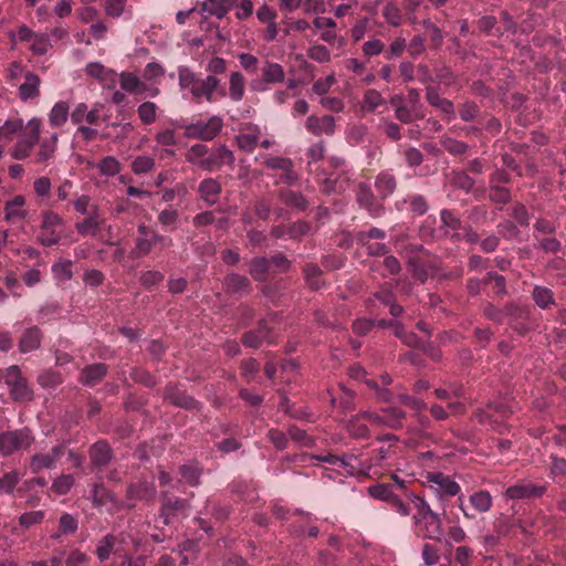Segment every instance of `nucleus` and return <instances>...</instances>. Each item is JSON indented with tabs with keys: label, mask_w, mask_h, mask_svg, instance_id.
Returning a JSON list of instances; mask_svg holds the SVG:
<instances>
[{
	"label": "nucleus",
	"mask_w": 566,
	"mask_h": 566,
	"mask_svg": "<svg viewBox=\"0 0 566 566\" xmlns=\"http://www.w3.org/2000/svg\"><path fill=\"white\" fill-rule=\"evenodd\" d=\"M512 410L504 403H490L486 409L475 411V418L481 424L494 427L499 422V417L503 418Z\"/></svg>",
	"instance_id": "11"
},
{
	"label": "nucleus",
	"mask_w": 566,
	"mask_h": 566,
	"mask_svg": "<svg viewBox=\"0 0 566 566\" xmlns=\"http://www.w3.org/2000/svg\"><path fill=\"white\" fill-rule=\"evenodd\" d=\"M91 459L96 465H104L111 459V449L104 442H97L91 448Z\"/></svg>",
	"instance_id": "37"
},
{
	"label": "nucleus",
	"mask_w": 566,
	"mask_h": 566,
	"mask_svg": "<svg viewBox=\"0 0 566 566\" xmlns=\"http://www.w3.org/2000/svg\"><path fill=\"white\" fill-rule=\"evenodd\" d=\"M106 374L104 364H95L85 368L82 373V381L85 385H94Z\"/></svg>",
	"instance_id": "39"
},
{
	"label": "nucleus",
	"mask_w": 566,
	"mask_h": 566,
	"mask_svg": "<svg viewBox=\"0 0 566 566\" xmlns=\"http://www.w3.org/2000/svg\"><path fill=\"white\" fill-rule=\"evenodd\" d=\"M426 484L439 496H454L460 492V485L442 472H428Z\"/></svg>",
	"instance_id": "5"
},
{
	"label": "nucleus",
	"mask_w": 566,
	"mask_h": 566,
	"mask_svg": "<svg viewBox=\"0 0 566 566\" xmlns=\"http://www.w3.org/2000/svg\"><path fill=\"white\" fill-rule=\"evenodd\" d=\"M222 128V119L218 116H212L208 120L199 119L185 127V134L190 138H198L203 140L212 139Z\"/></svg>",
	"instance_id": "3"
},
{
	"label": "nucleus",
	"mask_w": 566,
	"mask_h": 566,
	"mask_svg": "<svg viewBox=\"0 0 566 566\" xmlns=\"http://www.w3.org/2000/svg\"><path fill=\"white\" fill-rule=\"evenodd\" d=\"M158 239H161L160 234H151V237H138L134 249L135 256L139 258L148 254Z\"/></svg>",
	"instance_id": "42"
},
{
	"label": "nucleus",
	"mask_w": 566,
	"mask_h": 566,
	"mask_svg": "<svg viewBox=\"0 0 566 566\" xmlns=\"http://www.w3.org/2000/svg\"><path fill=\"white\" fill-rule=\"evenodd\" d=\"M245 81L242 74L234 72L230 76L229 96L240 101L244 95Z\"/></svg>",
	"instance_id": "38"
},
{
	"label": "nucleus",
	"mask_w": 566,
	"mask_h": 566,
	"mask_svg": "<svg viewBox=\"0 0 566 566\" xmlns=\"http://www.w3.org/2000/svg\"><path fill=\"white\" fill-rule=\"evenodd\" d=\"M157 106L153 102H144L139 105L137 113L144 124H151L156 119Z\"/></svg>",
	"instance_id": "50"
},
{
	"label": "nucleus",
	"mask_w": 566,
	"mask_h": 566,
	"mask_svg": "<svg viewBox=\"0 0 566 566\" xmlns=\"http://www.w3.org/2000/svg\"><path fill=\"white\" fill-rule=\"evenodd\" d=\"M289 437L302 447H312L314 444V440L306 433L305 430L300 429L295 426H291L287 429Z\"/></svg>",
	"instance_id": "51"
},
{
	"label": "nucleus",
	"mask_w": 566,
	"mask_h": 566,
	"mask_svg": "<svg viewBox=\"0 0 566 566\" xmlns=\"http://www.w3.org/2000/svg\"><path fill=\"white\" fill-rule=\"evenodd\" d=\"M41 133V120L31 118L27 125L23 135L20 136L18 143L11 148L10 155L17 160L25 159L30 156L34 145L39 142Z\"/></svg>",
	"instance_id": "1"
},
{
	"label": "nucleus",
	"mask_w": 566,
	"mask_h": 566,
	"mask_svg": "<svg viewBox=\"0 0 566 566\" xmlns=\"http://www.w3.org/2000/svg\"><path fill=\"white\" fill-rule=\"evenodd\" d=\"M546 491L544 485L532 483L515 484L506 489L505 495L511 500H524L531 497H541Z\"/></svg>",
	"instance_id": "10"
},
{
	"label": "nucleus",
	"mask_w": 566,
	"mask_h": 566,
	"mask_svg": "<svg viewBox=\"0 0 566 566\" xmlns=\"http://www.w3.org/2000/svg\"><path fill=\"white\" fill-rule=\"evenodd\" d=\"M395 117L403 124H410L413 120L421 119L423 114L406 105L405 107H400L395 112Z\"/></svg>",
	"instance_id": "52"
},
{
	"label": "nucleus",
	"mask_w": 566,
	"mask_h": 566,
	"mask_svg": "<svg viewBox=\"0 0 566 566\" xmlns=\"http://www.w3.org/2000/svg\"><path fill=\"white\" fill-rule=\"evenodd\" d=\"M365 418L359 417V412L353 416L346 423V429L353 438L356 439H366L369 437L370 432L366 423H364Z\"/></svg>",
	"instance_id": "31"
},
{
	"label": "nucleus",
	"mask_w": 566,
	"mask_h": 566,
	"mask_svg": "<svg viewBox=\"0 0 566 566\" xmlns=\"http://www.w3.org/2000/svg\"><path fill=\"white\" fill-rule=\"evenodd\" d=\"M23 123L21 119H9L0 127V143L7 142L12 135L21 130Z\"/></svg>",
	"instance_id": "48"
},
{
	"label": "nucleus",
	"mask_w": 566,
	"mask_h": 566,
	"mask_svg": "<svg viewBox=\"0 0 566 566\" xmlns=\"http://www.w3.org/2000/svg\"><path fill=\"white\" fill-rule=\"evenodd\" d=\"M197 83L198 80L190 70L186 67L179 69V85L181 90H189L193 95V86L197 85Z\"/></svg>",
	"instance_id": "56"
},
{
	"label": "nucleus",
	"mask_w": 566,
	"mask_h": 566,
	"mask_svg": "<svg viewBox=\"0 0 566 566\" xmlns=\"http://www.w3.org/2000/svg\"><path fill=\"white\" fill-rule=\"evenodd\" d=\"M423 537L440 542L443 537L442 522L439 514L434 513L428 520L423 521L421 525Z\"/></svg>",
	"instance_id": "20"
},
{
	"label": "nucleus",
	"mask_w": 566,
	"mask_h": 566,
	"mask_svg": "<svg viewBox=\"0 0 566 566\" xmlns=\"http://www.w3.org/2000/svg\"><path fill=\"white\" fill-rule=\"evenodd\" d=\"M65 454L63 446H55L48 453L34 454L30 462L32 472L38 473L44 469H52L56 465L59 460Z\"/></svg>",
	"instance_id": "6"
},
{
	"label": "nucleus",
	"mask_w": 566,
	"mask_h": 566,
	"mask_svg": "<svg viewBox=\"0 0 566 566\" xmlns=\"http://www.w3.org/2000/svg\"><path fill=\"white\" fill-rule=\"evenodd\" d=\"M441 222L444 228L457 231L461 229V220L452 210L443 209L440 213Z\"/></svg>",
	"instance_id": "54"
},
{
	"label": "nucleus",
	"mask_w": 566,
	"mask_h": 566,
	"mask_svg": "<svg viewBox=\"0 0 566 566\" xmlns=\"http://www.w3.org/2000/svg\"><path fill=\"white\" fill-rule=\"evenodd\" d=\"M127 0H106L105 13L111 18H119L125 12Z\"/></svg>",
	"instance_id": "55"
},
{
	"label": "nucleus",
	"mask_w": 566,
	"mask_h": 566,
	"mask_svg": "<svg viewBox=\"0 0 566 566\" xmlns=\"http://www.w3.org/2000/svg\"><path fill=\"white\" fill-rule=\"evenodd\" d=\"M99 171L105 176H114L119 172L120 170V164L118 160L114 157H105L99 164H98Z\"/></svg>",
	"instance_id": "57"
},
{
	"label": "nucleus",
	"mask_w": 566,
	"mask_h": 566,
	"mask_svg": "<svg viewBox=\"0 0 566 566\" xmlns=\"http://www.w3.org/2000/svg\"><path fill=\"white\" fill-rule=\"evenodd\" d=\"M180 474H181L182 480L186 483H188L190 485H196L199 480L200 470L196 465H192V464L182 465L180 468Z\"/></svg>",
	"instance_id": "63"
},
{
	"label": "nucleus",
	"mask_w": 566,
	"mask_h": 566,
	"mask_svg": "<svg viewBox=\"0 0 566 566\" xmlns=\"http://www.w3.org/2000/svg\"><path fill=\"white\" fill-rule=\"evenodd\" d=\"M4 380L14 399H24L29 396L27 381L17 366H11L6 370Z\"/></svg>",
	"instance_id": "9"
},
{
	"label": "nucleus",
	"mask_w": 566,
	"mask_h": 566,
	"mask_svg": "<svg viewBox=\"0 0 566 566\" xmlns=\"http://www.w3.org/2000/svg\"><path fill=\"white\" fill-rule=\"evenodd\" d=\"M473 510L479 513L488 512L492 506V496L488 491H478L469 499Z\"/></svg>",
	"instance_id": "36"
},
{
	"label": "nucleus",
	"mask_w": 566,
	"mask_h": 566,
	"mask_svg": "<svg viewBox=\"0 0 566 566\" xmlns=\"http://www.w3.org/2000/svg\"><path fill=\"white\" fill-rule=\"evenodd\" d=\"M104 220L101 212L93 210V214L86 216V218L75 224L77 232L83 237H95L99 231Z\"/></svg>",
	"instance_id": "19"
},
{
	"label": "nucleus",
	"mask_w": 566,
	"mask_h": 566,
	"mask_svg": "<svg viewBox=\"0 0 566 566\" xmlns=\"http://www.w3.org/2000/svg\"><path fill=\"white\" fill-rule=\"evenodd\" d=\"M198 192L201 200L207 205L212 206L219 199L221 185L217 179L206 178L199 184Z\"/></svg>",
	"instance_id": "18"
},
{
	"label": "nucleus",
	"mask_w": 566,
	"mask_h": 566,
	"mask_svg": "<svg viewBox=\"0 0 566 566\" xmlns=\"http://www.w3.org/2000/svg\"><path fill=\"white\" fill-rule=\"evenodd\" d=\"M57 144V134L53 133L49 137H44L40 143V148L36 154L35 161L44 163L50 160L53 157V154L56 149Z\"/></svg>",
	"instance_id": "28"
},
{
	"label": "nucleus",
	"mask_w": 566,
	"mask_h": 566,
	"mask_svg": "<svg viewBox=\"0 0 566 566\" xmlns=\"http://www.w3.org/2000/svg\"><path fill=\"white\" fill-rule=\"evenodd\" d=\"M250 273L254 274L255 277L262 279L264 273H272L270 259L258 258L254 259L252 266L250 268Z\"/></svg>",
	"instance_id": "62"
},
{
	"label": "nucleus",
	"mask_w": 566,
	"mask_h": 566,
	"mask_svg": "<svg viewBox=\"0 0 566 566\" xmlns=\"http://www.w3.org/2000/svg\"><path fill=\"white\" fill-rule=\"evenodd\" d=\"M30 42H31L30 49L35 54H40V55L46 53L51 46L50 40L45 34H34V36L32 38V40Z\"/></svg>",
	"instance_id": "58"
},
{
	"label": "nucleus",
	"mask_w": 566,
	"mask_h": 566,
	"mask_svg": "<svg viewBox=\"0 0 566 566\" xmlns=\"http://www.w3.org/2000/svg\"><path fill=\"white\" fill-rule=\"evenodd\" d=\"M187 160L193 165L199 166L205 170L211 171L209 160V149L201 144L193 145L187 153Z\"/></svg>",
	"instance_id": "21"
},
{
	"label": "nucleus",
	"mask_w": 566,
	"mask_h": 566,
	"mask_svg": "<svg viewBox=\"0 0 566 566\" xmlns=\"http://www.w3.org/2000/svg\"><path fill=\"white\" fill-rule=\"evenodd\" d=\"M489 198L491 201H493L495 203L504 205V203L509 202L511 195H510L509 189H506L504 187L491 185Z\"/></svg>",
	"instance_id": "61"
},
{
	"label": "nucleus",
	"mask_w": 566,
	"mask_h": 566,
	"mask_svg": "<svg viewBox=\"0 0 566 566\" xmlns=\"http://www.w3.org/2000/svg\"><path fill=\"white\" fill-rule=\"evenodd\" d=\"M155 161L149 156H139L137 157L133 164L132 169L135 174H145L153 169Z\"/></svg>",
	"instance_id": "60"
},
{
	"label": "nucleus",
	"mask_w": 566,
	"mask_h": 566,
	"mask_svg": "<svg viewBox=\"0 0 566 566\" xmlns=\"http://www.w3.org/2000/svg\"><path fill=\"white\" fill-rule=\"evenodd\" d=\"M77 530V521L71 514H63L60 517V528L52 534V538H59L64 534L74 533Z\"/></svg>",
	"instance_id": "47"
},
{
	"label": "nucleus",
	"mask_w": 566,
	"mask_h": 566,
	"mask_svg": "<svg viewBox=\"0 0 566 566\" xmlns=\"http://www.w3.org/2000/svg\"><path fill=\"white\" fill-rule=\"evenodd\" d=\"M382 17L392 27H399L402 22V13L394 2H387L382 8Z\"/></svg>",
	"instance_id": "40"
},
{
	"label": "nucleus",
	"mask_w": 566,
	"mask_h": 566,
	"mask_svg": "<svg viewBox=\"0 0 566 566\" xmlns=\"http://www.w3.org/2000/svg\"><path fill=\"white\" fill-rule=\"evenodd\" d=\"M70 116V107L66 102H57L49 113V122L53 127L64 125Z\"/></svg>",
	"instance_id": "29"
},
{
	"label": "nucleus",
	"mask_w": 566,
	"mask_h": 566,
	"mask_svg": "<svg viewBox=\"0 0 566 566\" xmlns=\"http://www.w3.org/2000/svg\"><path fill=\"white\" fill-rule=\"evenodd\" d=\"M32 441L33 437L27 429L2 432L0 433V452L6 455L11 454L30 447Z\"/></svg>",
	"instance_id": "4"
},
{
	"label": "nucleus",
	"mask_w": 566,
	"mask_h": 566,
	"mask_svg": "<svg viewBox=\"0 0 566 566\" xmlns=\"http://www.w3.org/2000/svg\"><path fill=\"white\" fill-rule=\"evenodd\" d=\"M426 99L431 106L446 114L449 119H453L455 117L453 103L448 98L441 97L439 95L438 88L433 86H427Z\"/></svg>",
	"instance_id": "16"
},
{
	"label": "nucleus",
	"mask_w": 566,
	"mask_h": 566,
	"mask_svg": "<svg viewBox=\"0 0 566 566\" xmlns=\"http://www.w3.org/2000/svg\"><path fill=\"white\" fill-rule=\"evenodd\" d=\"M223 91L220 87V82L216 76H207L205 80H198L197 85L193 86V97L197 99L206 98L211 102L217 96H223Z\"/></svg>",
	"instance_id": "8"
},
{
	"label": "nucleus",
	"mask_w": 566,
	"mask_h": 566,
	"mask_svg": "<svg viewBox=\"0 0 566 566\" xmlns=\"http://www.w3.org/2000/svg\"><path fill=\"white\" fill-rule=\"evenodd\" d=\"M263 81L253 80L252 88L262 91L265 88L264 83H277L284 78V71L277 63L265 62L261 70Z\"/></svg>",
	"instance_id": "15"
},
{
	"label": "nucleus",
	"mask_w": 566,
	"mask_h": 566,
	"mask_svg": "<svg viewBox=\"0 0 566 566\" xmlns=\"http://www.w3.org/2000/svg\"><path fill=\"white\" fill-rule=\"evenodd\" d=\"M40 78L33 73H27L24 82L20 85V96L27 101L34 98L39 94Z\"/></svg>",
	"instance_id": "34"
},
{
	"label": "nucleus",
	"mask_w": 566,
	"mask_h": 566,
	"mask_svg": "<svg viewBox=\"0 0 566 566\" xmlns=\"http://www.w3.org/2000/svg\"><path fill=\"white\" fill-rule=\"evenodd\" d=\"M211 170L218 169L224 165H231L233 163V155L224 146L218 147L212 153H209V160Z\"/></svg>",
	"instance_id": "35"
},
{
	"label": "nucleus",
	"mask_w": 566,
	"mask_h": 566,
	"mask_svg": "<svg viewBox=\"0 0 566 566\" xmlns=\"http://www.w3.org/2000/svg\"><path fill=\"white\" fill-rule=\"evenodd\" d=\"M41 345V333L36 327L28 328L19 343L21 353H30L38 349Z\"/></svg>",
	"instance_id": "26"
},
{
	"label": "nucleus",
	"mask_w": 566,
	"mask_h": 566,
	"mask_svg": "<svg viewBox=\"0 0 566 566\" xmlns=\"http://www.w3.org/2000/svg\"><path fill=\"white\" fill-rule=\"evenodd\" d=\"M368 494L380 501L390 502L396 495L392 493L391 488L386 484H376L368 488Z\"/></svg>",
	"instance_id": "49"
},
{
	"label": "nucleus",
	"mask_w": 566,
	"mask_h": 566,
	"mask_svg": "<svg viewBox=\"0 0 566 566\" xmlns=\"http://www.w3.org/2000/svg\"><path fill=\"white\" fill-rule=\"evenodd\" d=\"M375 189L380 199L390 197L397 188V179L389 170H384L376 176Z\"/></svg>",
	"instance_id": "17"
},
{
	"label": "nucleus",
	"mask_w": 566,
	"mask_h": 566,
	"mask_svg": "<svg viewBox=\"0 0 566 566\" xmlns=\"http://www.w3.org/2000/svg\"><path fill=\"white\" fill-rule=\"evenodd\" d=\"M442 147L452 155H463L468 150V145L463 142L446 137L441 139Z\"/></svg>",
	"instance_id": "53"
},
{
	"label": "nucleus",
	"mask_w": 566,
	"mask_h": 566,
	"mask_svg": "<svg viewBox=\"0 0 566 566\" xmlns=\"http://www.w3.org/2000/svg\"><path fill=\"white\" fill-rule=\"evenodd\" d=\"M72 203L76 212H80L85 216L93 214V210H95L96 212H101L99 208L96 205L91 203V199L86 195L77 197L72 201Z\"/></svg>",
	"instance_id": "46"
},
{
	"label": "nucleus",
	"mask_w": 566,
	"mask_h": 566,
	"mask_svg": "<svg viewBox=\"0 0 566 566\" xmlns=\"http://www.w3.org/2000/svg\"><path fill=\"white\" fill-rule=\"evenodd\" d=\"M386 104L381 93L375 88L367 90L360 102V108L365 113H374L378 107Z\"/></svg>",
	"instance_id": "24"
},
{
	"label": "nucleus",
	"mask_w": 566,
	"mask_h": 566,
	"mask_svg": "<svg viewBox=\"0 0 566 566\" xmlns=\"http://www.w3.org/2000/svg\"><path fill=\"white\" fill-rule=\"evenodd\" d=\"M479 112L480 109L474 102L467 101L461 105L459 113L462 120L469 122L474 119L478 116Z\"/></svg>",
	"instance_id": "64"
},
{
	"label": "nucleus",
	"mask_w": 566,
	"mask_h": 566,
	"mask_svg": "<svg viewBox=\"0 0 566 566\" xmlns=\"http://www.w3.org/2000/svg\"><path fill=\"white\" fill-rule=\"evenodd\" d=\"M506 321L520 334L526 332L525 322L530 317V310L525 306L509 304L505 306Z\"/></svg>",
	"instance_id": "12"
},
{
	"label": "nucleus",
	"mask_w": 566,
	"mask_h": 566,
	"mask_svg": "<svg viewBox=\"0 0 566 566\" xmlns=\"http://www.w3.org/2000/svg\"><path fill=\"white\" fill-rule=\"evenodd\" d=\"M228 0H203L201 9L203 12L222 18L227 11Z\"/></svg>",
	"instance_id": "45"
},
{
	"label": "nucleus",
	"mask_w": 566,
	"mask_h": 566,
	"mask_svg": "<svg viewBox=\"0 0 566 566\" xmlns=\"http://www.w3.org/2000/svg\"><path fill=\"white\" fill-rule=\"evenodd\" d=\"M381 412L385 418V428L397 430L402 427V422L406 418V412L402 409L390 406L381 409Z\"/></svg>",
	"instance_id": "27"
},
{
	"label": "nucleus",
	"mask_w": 566,
	"mask_h": 566,
	"mask_svg": "<svg viewBox=\"0 0 566 566\" xmlns=\"http://www.w3.org/2000/svg\"><path fill=\"white\" fill-rule=\"evenodd\" d=\"M447 389H449L452 398L454 400L448 402V409L453 415H459L464 412L465 410V392L462 386L451 384Z\"/></svg>",
	"instance_id": "25"
},
{
	"label": "nucleus",
	"mask_w": 566,
	"mask_h": 566,
	"mask_svg": "<svg viewBox=\"0 0 566 566\" xmlns=\"http://www.w3.org/2000/svg\"><path fill=\"white\" fill-rule=\"evenodd\" d=\"M305 127L316 136L323 134L331 136L335 133V119L331 115H325L323 117L312 115L307 117Z\"/></svg>",
	"instance_id": "14"
},
{
	"label": "nucleus",
	"mask_w": 566,
	"mask_h": 566,
	"mask_svg": "<svg viewBox=\"0 0 566 566\" xmlns=\"http://www.w3.org/2000/svg\"><path fill=\"white\" fill-rule=\"evenodd\" d=\"M533 300L536 305L541 308H547L552 304H554L553 292L544 286H535L533 290Z\"/></svg>",
	"instance_id": "44"
},
{
	"label": "nucleus",
	"mask_w": 566,
	"mask_h": 566,
	"mask_svg": "<svg viewBox=\"0 0 566 566\" xmlns=\"http://www.w3.org/2000/svg\"><path fill=\"white\" fill-rule=\"evenodd\" d=\"M86 73L97 78L98 81L108 84L115 81L116 74L109 70L106 69L103 64L98 62H92L86 65Z\"/></svg>",
	"instance_id": "33"
},
{
	"label": "nucleus",
	"mask_w": 566,
	"mask_h": 566,
	"mask_svg": "<svg viewBox=\"0 0 566 566\" xmlns=\"http://www.w3.org/2000/svg\"><path fill=\"white\" fill-rule=\"evenodd\" d=\"M313 23L316 29L322 30L321 39L324 42L332 43L335 41L336 33L334 29L336 27V22L332 18L317 17Z\"/></svg>",
	"instance_id": "30"
},
{
	"label": "nucleus",
	"mask_w": 566,
	"mask_h": 566,
	"mask_svg": "<svg viewBox=\"0 0 566 566\" xmlns=\"http://www.w3.org/2000/svg\"><path fill=\"white\" fill-rule=\"evenodd\" d=\"M63 219L53 211H45L42 216V224L39 240L43 245L51 247L56 244L61 239V228Z\"/></svg>",
	"instance_id": "2"
},
{
	"label": "nucleus",
	"mask_w": 566,
	"mask_h": 566,
	"mask_svg": "<svg viewBox=\"0 0 566 566\" xmlns=\"http://www.w3.org/2000/svg\"><path fill=\"white\" fill-rule=\"evenodd\" d=\"M450 180L454 187L462 189L465 192L471 191L475 184L474 179L464 171H452Z\"/></svg>",
	"instance_id": "43"
},
{
	"label": "nucleus",
	"mask_w": 566,
	"mask_h": 566,
	"mask_svg": "<svg viewBox=\"0 0 566 566\" xmlns=\"http://www.w3.org/2000/svg\"><path fill=\"white\" fill-rule=\"evenodd\" d=\"M281 199L286 206L297 210H305L307 207L306 199L301 193L292 190H283L281 192Z\"/></svg>",
	"instance_id": "41"
},
{
	"label": "nucleus",
	"mask_w": 566,
	"mask_h": 566,
	"mask_svg": "<svg viewBox=\"0 0 566 566\" xmlns=\"http://www.w3.org/2000/svg\"><path fill=\"white\" fill-rule=\"evenodd\" d=\"M24 205L25 199L22 196H15L11 200L7 201L4 206V219L7 221H12L25 218L27 211L24 209Z\"/></svg>",
	"instance_id": "23"
},
{
	"label": "nucleus",
	"mask_w": 566,
	"mask_h": 566,
	"mask_svg": "<svg viewBox=\"0 0 566 566\" xmlns=\"http://www.w3.org/2000/svg\"><path fill=\"white\" fill-rule=\"evenodd\" d=\"M95 553L101 562L107 560L112 555L120 554L116 537L113 535L104 536L97 543Z\"/></svg>",
	"instance_id": "22"
},
{
	"label": "nucleus",
	"mask_w": 566,
	"mask_h": 566,
	"mask_svg": "<svg viewBox=\"0 0 566 566\" xmlns=\"http://www.w3.org/2000/svg\"><path fill=\"white\" fill-rule=\"evenodd\" d=\"M120 87L133 94H144L148 93L149 96H156L159 91L158 88H148L147 85L142 82L136 75L132 73L123 72L119 75Z\"/></svg>",
	"instance_id": "13"
},
{
	"label": "nucleus",
	"mask_w": 566,
	"mask_h": 566,
	"mask_svg": "<svg viewBox=\"0 0 566 566\" xmlns=\"http://www.w3.org/2000/svg\"><path fill=\"white\" fill-rule=\"evenodd\" d=\"M20 480V475L18 472H7L0 478V490L6 493H11L17 486Z\"/></svg>",
	"instance_id": "59"
},
{
	"label": "nucleus",
	"mask_w": 566,
	"mask_h": 566,
	"mask_svg": "<svg viewBox=\"0 0 566 566\" xmlns=\"http://www.w3.org/2000/svg\"><path fill=\"white\" fill-rule=\"evenodd\" d=\"M410 501L417 511L416 514L413 515V522L416 525H421L423 521L428 520L431 515L436 513L430 509L429 504L420 496L410 494Z\"/></svg>",
	"instance_id": "32"
},
{
	"label": "nucleus",
	"mask_w": 566,
	"mask_h": 566,
	"mask_svg": "<svg viewBox=\"0 0 566 566\" xmlns=\"http://www.w3.org/2000/svg\"><path fill=\"white\" fill-rule=\"evenodd\" d=\"M356 197L358 203L367 209L369 214L374 218L380 217L384 213V206L376 200L370 187L360 182L356 189Z\"/></svg>",
	"instance_id": "7"
}]
</instances>
